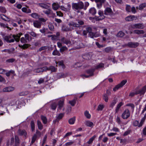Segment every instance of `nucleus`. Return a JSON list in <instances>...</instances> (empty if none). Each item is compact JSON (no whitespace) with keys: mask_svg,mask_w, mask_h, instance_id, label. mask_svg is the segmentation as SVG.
<instances>
[{"mask_svg":"<svg viewBox=\"0 0 146 146\" xmlns=\"http://www.w3.org/2000/svg\"><path fill=\"white\" fill-rule=\"evenodd\" d=\"M23 34L21 33L16 35L11 34L5 36L3 37L4 40L7 43L13 42L15 40L17 42H19L20 40L21 36Z\"/></svg>","mask_w":146,"mask_h":146,"instance_id":"1","label":"nucleus"},{"mask_svg":"<svg viewBox=\"0 0 146 146\" xmlns=\"http://www.w3.org/2000/svg\"><path fill=\"white\" fill-rule=\"evenodd\" d=\"M138 88L137 87L134 90V92H131L130 93L129 96L131 97L135 95L139 94L140 96L143 95L146 91V85L143 86L141 90H137Z\"/></svg>","mask_w":146,"mask_h":146,"instance_id":"2","label":"nucleus"},{"mask_svg":"<svg viewBox=\"0 0 146 146\" xmlns=\"http://www.w3.org/2000/svg\"><path fill=\"white\" fill-rule=\"evenodd\" d=\"M72 7L73 9L78 10L84 8V4L82 1H80L78 3H73L72 4Z\"/></svg>","mask_w":146,"mask_h":146,"instance_id":"3","label":"nucleus"},{"mask_svg":"<svg viewBox=\"0 0 146 146\" xmlns=\"http://www.w3.org/2000/svg\"><path fill=\"white\" fill-rule=\"evenodd\" d=\"M130 116V111L128 109H125L121 117L124 119H127Z\"/></svg>","mask_w":146,"mask_h":146,"instance_id":"4","label":"nucleus"},{"mask_svg":"<svg viewBox=\"0 0 146 146\" xmlns=\"http://www.w3.org/2000/svg\"><path fill=\"white\" fill-rule=\"evenodd\" d=\"M127 82V81L126 80H123L120 84L116 85L114 88H113V91L114 92L116 91L119 88L122 87Z\"/></svg>","mask_w":146,"mask_h":146,"instance_id":"5","label":"nucleus"},{"mask_svg":"<svg viewBox=\"0 0 146 146\" xmlns=\"http://www.w3.org/2000/svg\"><path fill=\"white\" fill-rule=\"evenodd\" d=\"M137 19V17L136 16L133 15H130L125 18V19L127 21H136Z\"/></svg>","mask_w":146,"mask_h":146,"instance_id":"6","label":"nucleus"},{"mask_svg":"<svg viewBox=\"0 0 146 146\" xmlns=\"http://www.w3.org/2000/svg\"><path fill=\"white\" fill-rule=\"evenodd\" d=\"M48 69L47 66H44L42 68L35 69L33 70V72L35 73H39L42 72L44 71H46Z\"/></svg>","mask_w":146,"mask_h":146,"instance_id":"7","label":"nucleus"},{"mask_svg":"<svg viewBox=\"0 0 146 146\" xmlns=\"http://www.w3.org/2000/svg\"><path fill=\"white\" fill-rule=\"evenodd\" d=\"M131 27L133 29H143L145 27L143 23H137L132 25Z\"/></svg>","mask_w":146,"mask_h":146,"instance_id":"8","label":"nucleus"},{"mask_svg":"<svg viewBox=\"0 0 146 146\" xmlns=\"http://www.w3.org/2000/svg\"><path fill=\"white\" fill-rule=\"evenodd\" d=\"M98 13L99 16L97 18V20H102L105 18V16L104 15V12L103 11L99 10Z\"/></svg>","mask_w":146,"mask_h":146,"instance_id":"9","label":"nucleus"},{"mask_svg":"<svg viewBox=\"0 0 146 146\" xmlns=\"http://www.w3.org/2000/svg\"><path fill=\"white\" fill-rule=\"evenodd\" d=\"M113 14L111 9L109 7L106 8L104 10V14L106 15H111Z\"/></svg>","mask_w":146,"mask_h":146,"instance_id":"10","label":"nucleus"},{"mask_svg":"<svg viewBox=\"0 0 146 146\" xmlns=\"http://www.w3.org/2000/svg\"><path fill=\"white\" fill-rule=\"evenodd\" d=\"M139 44L137 42H130L128 43L127 46L130 48H135L139 45Z\"/></svg>","mask_w":146,"mask_h":146,"instance_id":"11","label":"nucleus"},{"mask_svg":"<svg viewBox=\"0 0 146 146\" xmlns=\"http://www.w3.org/2000/svg\"><path fill=\"white\" fill-rule=\"evenodd\" d=\"M14 89V88L11 86L5 87L3 89V92H9L13 91Z\"/></svg>","mask_w":146,"mask_h":146,"instance_id":"12","label":"nucleus"},{"mask_svg":"<svg viewBox=\"0 0 146 146\" xmlns=\"http://www.w3.org/2000/svg\"><path fill=\"white\" fill-rule=\"evenodd\" d=\"M105 0H95V1L97 3V7L98 8L101 7L103 3H104Z\"/></svg>","mask_w":146,"mask_h":146,"instance_id":"13","label":"nucleus"},{"mask_svg":"<svg viewBox=\"0 0 146 146\" xmlns=\"http://www.w3.org/2000/svg\"><path fill=\"white\" fill-rule=\"evenodd\" d=\"M34 26L36 28H40L41 25V23L38 20H35L33 22Z\"/></svg>","mask_w":146,"mask_h":146,"instance_id":"14","label":"nucleus"},{"mask_svg":"<svg viewBox=\"0 0 146 146\" xmlns=\"http://www.w3.org/2000/svg\"><path fill=\"white\" fill-rule=\"evenodd\" d=\"M67 73H60L58 74L57 75V78L60 79L62 78H64L68 76Z\"/></svg>","mask_w":146,"mask_h":146,"instance_id":"15","label":"nucleus"},{"mask_svg":"<svg viewBox=\"0 0 146 146\" xmlns=\"http://www.w3.org/2000/svg\"><path fill=\"white\" fill-rule=\"evenodd\" d=\"M18 132V134L21 136H24L25 137L26 136L27 133L26 131L24 130H21V129H19Z\"/></svg>","mask_w":146,"mask_h":146,"instance_id":"16","label":"nucleus"},{"mask_svg":"<svg viewBox=\"0 0 146 146\" xmlns=\"http://www.w3.org/2000/svg\"><path fill=\"white\" fill-rule=\"evenodd\" d=\"M61 41L63 43L66 44H68L71 43V42L70 40L68 39L65 38V37H62L61 39Z\"/></svg>","mask_w":146,"mask_h":146,"instance_id":"17","label":"nucleus"},{"mask_svg":"<svg viewBox=\"0 0 146 146\" xmlns=\"http://www.w3.org/2000/svg\"><path fill=\"white\" fill-rule=\"evenodd\" d=\"M95 70V69L92 68L88 69L86 70V72L88 74H90V75L91 76L94 75V72Z\"/></svg>","mask_w":146,"mask_h":146,"instance_id":"18","label":"nucleus"},{"mask_svg":"<svg viewBox=\"0 0 146 146\" xmlns=\"http://www.w3.org/2000/svg\"><path fill=\"white\" fill-rule=\"evenodd\" d=\"M38 5L40 7L45 9H48L49 7V6L47 4L42 3H39Z\"/></svg>","mask_w":146,"mask_h":146,"instance_id":"19","label":"nucleus"},{"mask_svg":"<svg viewBox=\"0 0 146 146\" xmlns=\"http://www.w3.org/2000/svg\"><path fill=\"white\" fill-rule=\"evenodd\" d=\"M48 69L47 70H50L51 72H56L57 71V69L54 66H51L48 68L47 67Z\"/></svg>","mask_w":146,"mask_h":146,"instance_id":"20","label":"nucleus"},{"mask_svg":"<svg viewBox=\"0 0 146 146\" xmlns=\"http://www.w3.org/2000/svg\"><path fill=\"white\" fill-rule=\"evenodd\" d=\"M54 46L55 47V49L52 52V54L53 55H57L58 56H60V53L57 50L56 47L55 45H54Z\"/></svg>","mask_w":146,"mask_h":146,"instance_id":"21","label":"nucleus"},{"mask_svg":"<svg viewBox=\"0 0 146 146\" xmlns=\"http://www.w3.org/2000/svg\"><path fill=\"white\" fill-rule=\"evenodd\" d=\"M85 124L86 126L91 127L92 128L94 126L93 123L89 121H86L85 123Z\"/></svg>","mask_w":146,"mask_h":146,"instance_id":"22","label":"nucleus"},{"mask_svg":"<svg viewBox=\"0 0 146 146\" xmlns=\"http://www.w3.org/2000/svg\"><path fill=\"white\" fill-rule=\"evenodd\" d=\"M117 102V99L114 98L112 102L110 104V107L112 108H113L114 106Z\"/></svg>","mask_w":146,"mask_h":146,"instance_id":"23","label":"nucleus"},{"mask_svg":"<svg viewBox=\"0 0 146 146\" xmlns=\"http://www.w3.org/2000/svg\"><path fill=\"white\" fill-rule=\"evenodd\" d=\"M31 16L33 18L37 19L40 17V15L36 13H33L31 14Z\"/></svg>","mask_w":146,"mask_h":146,"instance_id":"24","label":"nucleus"},{"mask_svg":"<svg viewBox=\"0 0 146 146\" xmlns=\"http://www.w3.org/2000/svg\"><path fill=\"white\" fill-rule=\"evenodd\" d=\"M22 11L23 12L27 13H30L31 12V11L30 9L25 7L22 8Z\"/></svg>","mask_w":146,"mask_h":146,"instance_id":"25","label":"nucleus"},{"mask_svg":"<svg viewBox=\"0 0 146 146\" xmlns=\"http://www.w3.org/2000/svg\"><path fill=\"white\" fill-rule=\"evenodd\" d=\"M123 105V103L122 102H120L117 106L115 110V113H117L118 112L119 109Z\"/></svg>","mask_w":146,"mask_h":146,"instance_id":"26","label":"nucleus"},{"mask_svg":"<svg viewBox=\"0 0 146 146\" xmlns=\"http://www.w3.org/2000/svg\"><path fill=\"white\" fill-rule=\"evenodd\" d=\"M133 32L134 33L138 35L143 34L145 33V32L143 30H135Z\"/></svg>","mask_w":146,"mask_h":146,"instance_id":"27","label":"nucleus"},{"mask_svg":"<svg viewBox=\"0 0 146 146\" xmlns=\"http://www.w3.org/2000/svg\"><path fill=\"white\" fill-rule=\"evenodd\" d=\"M64 101L63 100H60L58 103V108L60 110H61L63 107Z\"/></svg>","mask_w":146,"mask_h":146,"instance_id":"28","label":"nucleus"},{"mask_svg":"<svg viewBox=\"0 0 146 146\" xmlns=\"http://www.w3.org/2000/svg\"><path fill=\"white\" fill-rule=\"evenodd\" d=\"M89 13L92 15H94L96 13V10L94 8H92L90 9Z\"/></svg>","mask_w":146,"mask_h":146,"instance_id":"29","label":"nucleus"},{"mask_svg":"<svg viewBox=\"0 0 146 146\" xmlns=\"http://www.w3.org/2000/svg\"><path fill=\"white\" fill-rule=\"evenodd\" d=\"M19 47L22 48L23 49H25L31 46L30 44H25L23 45H19Z\"/></svg>","mask_w":146,"mask_h":146,"instance_id":"30","label":"nucleus"},{"mask_svg":"<svg viewBox=\"0 0 146 146\" xmlns=\"http://www.w3.org/2000/svg\"><path fill=\"white\" fill-rule=\"evenodd\" d=\"M59 7V5L58 3H54L52 4V8L54 10H56Z\"/></svg>","mask_w":146,"mask_h":146,"instance_id":"31","label":"nucleus"},{"mask_svg":"<svg viewBox=\"0 0 146 146\" xmlns=\"http://www.w3.org/2000/svg\"><path fill=\"white\" fill-rule=\"evenodd\" d=\"M68 25L70 26H72L75 27H79V25H78L76 23H75L73 22H70L68 23Z\"/></svg>","mask_w":146,"mask_h":146,"instance_id":"32","label":"nucleus"},{"mask_svg":"<svg viewBox=\"0 0 146 146\" xmlns=\"http://www.w3.org/2000/svg\"><path fill=\"white\" fill-rule=\"evenodd\" d=\"M146 7V3H142L139 6V10H142L145 8Z\"/></svg>","mask_w":146,"mask_h":146,"instance_id":"33","label":"nucleus"},{"mask_svg":"<svg viewBox=\"0 0 146 146\" xmlns=\"http://www.w3.org/2000/svg\"><path fill=\"white\" fill-rule=\"evenodd\" d=\"M64 113H60V114L57 117V118L55 120V121H58L59 120L61 119L64 116Z\"/></svg>","mask_w":146,"mask_h":146,"instance_id":"34","label":"nucleus"},{"mask_svg":"<svg viewBox=\"0 0 146 146\" xmlns=\"http://www.w3.org/2000/svg\"><path fill=\"white\" fill-rule=\"evenodd\" d=\"M89 35L90 37L92 38L98 36L96 33L92 32L89 33Z\"/></svg>","mask_w":146,"mask_h":146,"instance_id":"35","label":"nucleus"},{"mask_svg":"<svg viewBox=\"0 0 146 146\" xmlns=\"http://www.w3.org/2000/svg\"><path fill=\"white\" fill-rule=\"evenodd\" d=\"M75 121V118L73 117L70 119L68 120L69 123L70 124H73L74 123Z\"/></svg>","mask_w":146,"mask_h":146,"instance_id":"36","label":"nucleus"},{"mask_svg":"<svg viewBox=\"0 0 146 146\" xmlns=\"http://www.w3.org/2000/svg\"><path fill=\"white\" fill-rule=\"evenodd\" d=\"M41 118L43 123L44 124H46L47 122V119L46 117L44 116L41 115Z\"/></svg>","mask_w":146,"mask_h":146,"instance_id":"37","label":"nucleus"},{"mask_svg":"<svg viewBox=\"0 0 146 146\" xmlns=\"http://www.w3.org/2000/svg\"><path fill=\"white\" fill-rule=\"evenodd\" d=\"M37 123L38 129L40 130L42 129L43 128V125L41 122L40 121L38 120L37 121Z\"/></svg>","mask_w":146,"mask_h":146,"instance_id":"38","label":"nucleus"},{"mask_svg":"<svg viewBox=\"0 0 146 146\" xmlns=\"http://www.w3.org/2000/svg\"><path fill=\"white\" fill-rule=\"evenodd\" d=\"M77 100V98H76L74 100H72L69 101V103L71 104V105L72 106H74L75 104L76 103V101Z\"/></svg>","mask_w":146,"mask_h":146,"instance_id":"39","label":"nucleus"},{"mask_svg":"<svg viewBox=\"0 0 146 146\" xmlns=\"http://www.w3.org/2000/svg\"><path fill=\"white\" fill-rule=\"evenodd\" d=\"M31 126L32 131H33L35 130V125L33 121H31Z\"/></svg>","mask_w":146,"mask_h":146,"instance_id":"40","label":"nucleus"},{"mask_svg":"<svg viewBox=\"0 0 146 146\" xmlns=\"http://www.w3.org/2000/svg\"><path fill=\"white\" fill-rule=\"evenodd\" d=\"M96 136L95 135L93 136H92V137H91L90 139L89 140V141H88L87 143L88 144H91L93 141V140L96 137Z\"/></svg>","mask_w":146,"mask_h":146,"instance_id":"41","label":"nucleus"},{"mask_svg":"<svg viewBox=\"0 0 146 146\" xmlns=\"http://www.w3.org/2000/svg\"><path fill=\"white\" fill-rule=\"evenodd\" d=\"M37 137V135L36 134H35L32 139V141H31V144H33L35 141Z\"/></svg>","mask_w":146,"mask_h":146,"instance_id":"42","label":"nucleus"},{"mask_svg":"<svg viewBox=\"0 0 146 146\" xmlns=\"http://www.w3.org/2000/svg\"><path fill=\"white\" fill-rule=\"evenodd\" d=\"M25 38L26 40H28V41L31 40V37L28 34H26L25 35Z\"/></svg>","mask_w":146,"mask_h":146,"instance_id":"43","label":"nucleus"},{"mask_svg":"<svg viewBox=\"0 0 146 146\" xmlns=\"http://www.w3.org/2000/svg\"><path fill=\"white\" fill-rule=\"evenodd\" d=\"M68 48L66 46H63L60 49V52L62 53H63V52L65 51H66L67 50Z\"/></svg>","mask_w":146,"mask_h":146,"instance_id":"44","label":"nucleus"},{"mask_svg":"<svg viewBox=\"0 0 146 146\" xmlns=\"http://www.w3.org/2000/svg\"><path fill=\"white\" fill-rule=\"evenodd\" d=\"M57 106V104L55 103H53L51 105V108L53 110H55Z\"/></svg>","mask_w":146,"mask_h":146,"instance_id":"45","label":"nucleus"},{"mask_svg":"<svg viewBox=\"0 0 146 146\" xmlns=\"http://www.w3.org/2000/svg\"><path fill=\"white\" fill-rule=\"evenodd\" d=\"M103 99L106 102H108V96L106 94H104L103 96Z\"/></svg>","mask_w":146,"mask_h":146,"instance_id":"46","label":"nucleus"},{"mask_svg":"<svg viewBox=\"0 0 146 146\" xmlns=\"http://www.w3.org/2000/svg\"><path fill=\"white\" fill-rule=\"evenodd\" d=\"M146 118V117H144L141 119L139 124V127H141L142 126L143 124L144 123L145 121Z\"/></svg>","mask_w":146,"mask_h":146,"instance_id":"47","label":"nucleus"},{"mask_svg":"<svg viewBox=\"0 0 146 146\" xmlns=\"http://www.w3.org/2000/svg\"><path fill=\"white\" fill-rule=\"evenodd\" d=\"M125 35V33L122 31H119L117 34V36L119 37H122L123 36Z\"/></svg>","mask_w":146,"mask_h":146,"instance_id":"48","label":"nucleus"},{"mask_svg":"<svg viewBox=\"0 0 146 146\" xmlns=\"http://www.w3.org/2000/svg\"><path fill=\"white\" fill-rule=\"evenodd\" d=\"M131 7L130 5H126L125 9L127 12H131Z\"/></svg>","mask_w":146,"mask_h":146,"instance_id":"49","label":"nucleus"},{"mask_svg":"<svg viewBox=\"0 0 146 146\" xmlns=\"http://www.w3.org/2000/svg\"><path fill=\"white\" fill-rule=\"evenodd\" d=\"M83 57L84 59L86 60L90 59L91 58V56L88 54H86L84 55Z\"/></svg>","mask_w":146,"mask_h":146,"instance_id":"50","label":"nucleus"},{"mask_svg":"<svg viewBox=\"0 0 146 146\" xmlns=\"http://www.w3.org/2000/svg\"><path fill=\"white\" fill-rule=\"evenodd\" d=\"M84 115L86 118L88 119H90L91 117L88 111H86L85 112Z\"/></svg>","mask_w":146,"mask_h":146,"instance_id":"51","label":"nucleus"},{"mask_svg":"<svg viewBox=\"0 0 146 146\" xmlns=\"http://www.w3.org/2000/svg\"><path fill=\"white\" fill-rule=\"evenodd\" d=\"M104 106L103 105L100 104L98 105L97 110L98 111H101L104 108Z\"/></svg>","mask_w":146,"mask_h":146,"instance_id":"52","label":"nucleus"},{"mask_svg":"<svg viewBox=\"0 0 146 146\" xmlns=\"http://www.w3.org/2000/svg\"><path fill=\"white\" fill-rule=\"evenodd\" d=\"M48 27L50 31H53L54 30V27L52 24H49L48 25Z\"/></svg>","mask_w":146,"mask_h":146,"instance_id":"53","label":"nucleus"},{"mask_svg":"<svg viewBox=\"0 0 146 146\" xmlns=\"http://www.w3.org/2000/svg\"><path fill=\"white\" fill-rule=\"evenodd\" d=\"M104 64L103 63H100L99 65L96 66L95 67V69H98V68H102L104 67Z\"/></svg>","mask_w":146,"mask_h":146,"instance_id":"54","label":"nucleus"},{"mask_svg":"<svg viewBox=\"0 0 146 146\" xmlns=\"http://www.w3.org/2000/svg\"><path fill=\"white\" fill-rule=\"evenodd\" d=\"M112 50V48L110 47L106 48L105 49V52L108 53Z\"/></svg>","mask_w":146,"mask_h":146,"instance_id":"55","label":"nucleus"},{"mask_svg":"<svg viewBox=\"0 0 146 146\" xmlns=\"http://www.w3.org/2000/svg\"><path fill=\"white\" fill-rule=\"evenodd\" d=\"M5 8L3 7H0V11L2 13H5L6 12Z\"/></svg>","mask_w":146,"mask_h":146,"instance_id":"56","label":"nucleus"},{"mask_svg":"<svg viewBox=\"0 0 146 146\" xmlns=\"http://www.w3.org/2000/svg\"><path fill=\"white\" fill-rule=\"evenodd\" d=\"M1 17L3 20L6 21H7V19H8V18L4 15H1Z\"/></svg>","mask_w":146,"mask_h":146,"instance_id":"57","label":"nucleus"},{"mask_svg":"<svg viewBox=\"0 0 146 146\" xmlns=\"http://www.w3.org/2000/svg\"><path fill=\"white\" fill-rule=\"evenodd\" d=\"M34 45L36 46L40 47L41 46V44L40 41H37L35 42Z\"/></svg>","mask_w":146,"mask_h":146,"instance_id":"58","label":"nucleus"},{"mask_svg":"<svg viewBox=\"0 0 146 146\" xmlns=\"http://www.w3.org/2000/svg\"><path fill=\"white\" fill-rule=\"evenodd\" d=\"M43 12L45 14L47 15H49L51 13L52 11L50 9H48V10L43 11Z\"/></svg>","mask_w":146,"mask_h":146,"instance_id":"59","label":"nucleus"},{"mask_svg":"<svg viewBox=\"0 0 146 146\" xmlns=\"http://www.w3.org/2000/svg\"><path fill=\"white\" fill-rule=\"evenodd\" d=\"M15 144H18L19 143V139L18 136H15Z\"/></svg>","mask_w":146,"mask_h":146,"instance_id":"60","label":"nucleus"},{"mask_svg":"<svg viewBox=\"0 0 146 146\" xmlns=\"http://www.w3.org/2000/svg\"><path fill=\"white\" fill-rule=\"evenodd\" d=\"M76 21H78L77 24L78 25H79V27H80V25H81L84 24V22L80 20H76Z\"/></svg>","mask_w":146,"mask_h":146,"instance_id":"61","label":"nucleus"},{"mask_svg":"<svg viewBox=\"0 0 146 146\" xmlns=\"http://www.w3.org/2000/svg\"><path fill=\"white\" fill-rule=\"evenodd\" d=\"M139 121L137 120H135L134 121L133 123V125L134 126H138V127H140L139 126Z\"/></svg>","mask_w":146,"mask_h":146,"instance_id":"62","label":"nucleus"},{"mask_svg":"<svg viewBox=\"0 0 146 146\" xmlns=\"http://www.w3.org/2000/svg\"><path fill=\"white\" fill-rule=\"evenodd\" d=\"M131 11L133 13H135L137 12L135 7L134 6L131 8Z\"/></svg>","mask_w":146,"mask_h":146,"instance_id":"63","label":"nucleus"},{"mask_svg":"<svg viewBox=\"0 0 146 146\" xmlns=\"http://www.w3.org/2000/svg\"><path fill=\"white\" fill-rule=\"evenodd\" d=\"M51 39L52 40H58V37L55 35H53Z\"/></svg>","mask_w":146,"mask_h":146,"instance_id":"64","label":"nucleus"}]
</instances>
